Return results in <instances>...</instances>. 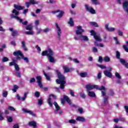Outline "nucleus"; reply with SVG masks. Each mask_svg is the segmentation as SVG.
Wrapping results in <instances>:
<instances>
[{"label":"nucleus","instance_id":"nucleus-49","mask_svg":"<svg viewBox=\"0 0 128 128\" xmlns=\"http://www.w3.org/2000/svg\"><path fill=\"white\" fill-rule=\"evenodd\" d=\"M91 2L93 4H95L96 6L97 4H99L98 2V0H91Z\"/></svg>","mask_w":128,"mask_h":128},{"label":"nucleus","instance_id":"nucleus-4","mask_svg":"<svg viewBox=\"0 0 128 128\" xmlns=\"http://www.w3.org/2000/svg\"><path fill=\"white\" fill-rule=\"evenodd\" d=\"M74 40H80L81 42H82V40L84 42H88V38L86 36L81 34L78 37L74 36Z\"/></svg>","mask_w":128,"mask_h":128},{"label":"nucleus","instance_id":"nucleus-29","mask_svg":"<svg viewBox=\"0 0 128 128\" xmlns=\"http://www.w3.org/2000/svg\"><path fill=\"white\" fill-rule=\"evenodd\" d=\"M28 126L36 128V123L34 121H31L28 122Z\"/></svg>","mask_w":128,"mask_h":128},{"label":"nucleus","instance_id":"nucleus-10","mask_svg":"<svg viewBox=\"0 0 128 128\" xmlns=\"http://www.w3.org/2000/svg\"><path fill=\"white\" fill-rule=\"evenodd\" d=\"M84 32V30L82 29V26H78L77 30H76V34L77 35L82 34V33Z\"/></svg>","mask_w":128,"mask_h":128},{"label":"nucleus","instance_id":"nucleus-40","mask_svg":"<svg viewBox=\"0 0 128 128\" xmlns=\"http://www.w3.org/2000/svg\"><path fill=\"white\" fill-rule=\"evenodd\" d=\"M18 86L17 85H14L12 90L14 92H16V90H18Z\"/></svg>","mask_w":128,"mask_h":128},{"label":"nucleus","instance_id":"nucleus-63","mask_svg":"<svg viewBox=\"0 0 128 128\" xmlns=\"http://www.w3.org/2000/svg\"><path fill=\"white\" fill-rule=\"evenodd\" d=\"M98 62H102V56H99V59L98 60Z\"/></svg>","mask_w":128,"mask_h":128},{"label":"nucleus","instance_id":"nucleus-28","mask_svg":"<svg viewBox=\"0 0 128 128\" xmlns=\"http://www.w3.org/2000/svg\"><path fill=\"white\" fill-rule=\"evenodd\" d=\"M128 8V1L126 0L123 2V10Z\"/></svg>","mask_w":128,"mask_h":128},{"label":"nucleus","instance_id":"nucleus-38","mask_svg":"<svg viewBox=\"0 0 128 128\" xmlns=\"http://www.w3.org/2000/svg\"><path fill=\"white\" fill-rule=\"evenodd\" d=\"M29 2L30 4H38V2L34 1V0H30Z\"/></svg>","mask_w":128,"mask_h":128},{"label":"nucleus","instance_id":"nucleus-36","mask_svg":"<svg viewBox=\"0 0 128 128\" xmlns=\"http://www.w3.org/2000/svg\"><path fill=\"white\" fill-rule=\"evenodd\" d=\"M50 30V29L48 28H47L42 30V32L44 34H48V32H49Z\"/></svg>","mask_w":128,"mask_h":128},{"label":"nucleus","instance_id":"nucleus-55","mask_svg":"<svg viewBox=\"0 0 128 128\" xmlns=\"http://www.w3.org/2000/svg\"><path fill=\"white\" fill-rule=\"evenodd\" d=\"M6 118H7L8 122H12V118L10 116H7Z\"/></svg>","mask_w":128,"mask_h":128},{"label":"nucleus","instance_id":"nucleus-12","mask_svg":"<svg viewBox=\"0 0 128 128\" xmlns=\"http://www.w3.org/2000/svg\"><path fill=\"white\" fill-rule=\"evenodd\" d=\"M22 112H26V114H30L32 116H34V117L36 116V114L34 112H32V110H26L24 108H22Z\"/></svg>","mask_w":128,"mask_h":128},{"label":"nucleus","instance_id":"nucleus-11","mask_svg":"<svg viewBox=\"0 0 128 128\" xmlns=\"http://www.w3.org/2000/svg\"><path fill=\"white\" fill-rule=\"evenodd\" d=\"M13 54L14 56H16V59L18 60H20V57H19L18 56H20L22 58L24 55V54L22 53V51L20 50H18L14 52Z\"/></svg>","mask_w":128,"mask_h":128},{"label":"nucleus","instance_id":"nucleus-26","mask_svg":"<svg viewBox=\"0 0 128 128\" xmlns=\"http://www.w3.org/2000/svg\"><path fill=\"white\" fill-rule=\"evenodd\" d=\"M22 46L23 48V50L28 51V48H26V42L24 40H22L21 42Z\"/></svg>","mask_w":128,"mask_h":128},{"label":"nucleus","instance_id":"nucleus-17","mask_svg":"<svg viewBox=\"0 0 128 128\" xmlns=\"http://www.w3.org/2000/svg\"><path fill=\"white\" fill-rule=\"evenodd\" d=\"M9 66H14L16 70H20V67L18 66V65L16 64L14 62H10Z\"/></svg>","mask_w":128,"mask_h":128},{"label":"nucleus","instance_id":"nucleus-25","mask_svg":"<svg viewBox=\"0 0 128 128\" xmlns=\"http://www.w3.org/2000/svg\"><path fill=\"white\" fill-rule=\"evenodd\" d=\"M87 92H88V96L90 98H96V93L94 92L89 91Z\"/></svg>","mask_w":128,"mask_h":128},{"label":"nucleus","instance_id":"nucleus-32","mask_svg":"<svg viewBox=\"0 0 128 128\" xmlns=\"http://www.w3.org/2000/svg\"><path fill=\"white\" fill-rule=\"evenodd\" d=\"M68 24H70V26H74V20L72 19V18H70V20L68 22Z\"/></svg>","mask_w":128,"mask_h":128},{"label":"nucleus","instance_id":"nucleus-23","mask_svg":"<svg viewBox=\"0 0 128 128\" xmlns=\"http://www.w3.org/2000/svg\"><path fill=\"white\" fill-rule=\"evenodd\" d=\"M54 106H55L56 110H55V114H58V110H60V108L58 106V103L56 102L54 103Z\"/></svg>","mask_w":128,"mask_h":128},{"label":"nucleus","instance_id":"nucleus-33","mask_svg":"<svg viewBox=\"0 0 128 128\" xmlns=\"http://www.w3.org/2000/svg\"><path fill=\"white\" fill-rule=\"evenodd\" d=\"M90 26H94L95 28H98V24L96 22H90Z\"/></svg>","mask_w":128,"mask_h":128},{"label":"nucleus","instance_id":"nucleus-45","mask_svg":"<svg viewBox=\"0 0 128 128\" xmlns=\"http://www.w3.org/2000/svg\"><path fill=\"white\" fill-rule=\"evenodd\" d=\"M91 50L92 52H96V54L98 53V48H96V47H92Z\"/></svg>","mask_w":128,"mask_h":128},{"label":"nucleus","instance_id":"nucleus-61","mask_svg":"<svg viewBox=\"0 0 128 128\" xmlns=\"http://www.w3.org/2000/svg\"><path fill=\"white\" fill-rule=\"evenodd\" d=\"M70 96H73V97L74 96V92L72 90H70Z\"/></svg>","mask_w":128,"mask_h":128},{"label":"nucleus","instance_id":"nucleus-24","mask_svg":"<svg viewBox=\"0 0 128 128\" xmlns=\"http://www.w3.org/2000/svg\"><path fill=\"white\" fill-rule=\"evenodd\" d=\"M48 58L50 62H52L54 64L56 62V59H54V57L53 56H49V57H48Z\"/></svg>","mask_w":128,"mask_h":128},{"label":"nucleus","instance_id":"nucleus-44","mask_svg":"<svg viewBox=\"0 0 128 128\" xmlns=\"http://www.w3.org/2000/svg\"><path fill=\"white\" fill-rule=\"evenodd\" d=\"M115 76H116V78H118V80H122V76L120 75V74H118V72H116Z\"/></svg>","mask_w":128,"mask_h":128},{"label":"nucleus","instance_id":"nucleus-54","mask_svg":"<svg viewBox=\"0 0 128 128\" xmlns=\"http://www.w3.org/2000/svg\"><path fill=\"white\" fill-rule=\"evenodd\" d=\"M44 104V100L40 99L38 100V104L39 106H42Z\"/></svg>","mask_w":128,"mask_h":128},{"label":"nucleus","instance_id":"nucleus-15","mask_svg":"<svg viewBox=\"0 0 128 128\" xmlns=\"http://www.w3.org/2000/svg\"><path fill=\"white\" fill-rule=\"evenodd\" d=\"M104 76H108V78H112V72L108 70H105L104 72Z\"/></svg>","mask_w":128,"mask_h":128},{"label":"nucleus","instance_id":"nucleus-1","mask_svg":"<svg viewBox=\"0 0 128 128\" xmlns=\"http://www.w3.org/2000/svg\"><path fill=\"white\" fill-rule=\"evenodd\" d=\"M55 72L57 74L58 78V79H56V80L57 84H60L59 88L60 90H64L66 84V77L62 74L58 70H56Z\"/></svg>","mask_w":128,"mask_h":128},{"label":"nucleus","instance_id":"nucleus-3","mask_svg":"<svg viewBox=\"0 0 128 128\" xmlns=\"http://www.w3.org/2000/svg\"><path fill=\"white\" fill-rule=\"evenodd\" d=\"M20 14V12L16 9H14L12 11V14H10L11 18H16L17 20H19L20 22H22V19L20 18V16H18Z\"/></svg>","mask_w":128,"mask_h":128},{"label":"nucleus","instance_id":"nucleus-34","mask_svg":"<svg viewBox=\"0 0 128 128\" xmlns=\"http://www.w3.org/2000/svg\"><path fill=\"white\" fill-rule=\"evenodd\" d=\"M68 122L69 124H76V120L74 119L69 120Z\"/></svg>","mask_w":128,"mask_h":128},{"label":"nucleus","instance_id":"nucleus-19","mask_svg":"<svg viewBox=\"0 0 128 128\" xmlns=\"http://www.w3.org/2000/svg\"><path fill=\"white\" fill-rule=\"evenodd\" d=\"M14 8L16 10H24V6L20 5L14 4Z\"/></svg>","mask_w":128,"mask_h":128},{"label":"nucleus","instance_id":"nucleus-43","mask_svg":"<svg viewBox=\"0 0 128 128\" xmlns=\"http://www.w3.org/2000/svg\"><path fill=\"white\" fill-rule=\"evenodd\" d=\"M43 73L44 76L46 78V80H50V76L46 74V72L43 71Z\"/></svg>","mask_w":128,"mask_h":128},{"label":"nucleus","instance_id":"nucleus-35","mask_svg":"<svg viewBox=\"0 0 128 128\" xmlns=\"http://www.w3.org/2000/svg\"><path fill=\"white\" fill-rule=\"evenodd\" d=\"M47 102L48 104L50 106V107L52 106V98H49L47 100Z\"/></svg>","mask_w":128,"mask_h":128},{"label":"nucleus","instance_id":"nucleus-42","mask_svg":"<svg viewBox=\"0 0 128 128\" xmlns=\"http://www.w3.org/2000/svg\"><path fill=\"white\" fill-rule=\"evenodd\" d=\"M116 58L118 60L120 59V53L118 51H116Z\"/></svg>","mask_w":128,"mask_h":128},{"label":"nucleus","instance_id":"nucleus-62","mask_svg":"<svg viewBox=\"0 0 128 128\" xmlns=\"http://www.w3.org/2000/svg\"><path fill=\"white\" fill-rule=\"evenodd\" d=\"M34 96L36 98H40V92H35Z\"/></svg>","mask_w":128,"mask_h":128},{"label":"nucleus","instance_id":"nucleus-46","mask_svg":"<svg viewBox=\"0 0 128 128\" xmlns=\"http://www.w3.org/2000/svg\"><path fill=\"white\" fill-rule=\"evenodd\" d=\"M21 58H22V60H24L26 62H27V63L28 62L29 60H28V57H24L23 55Z\"/></svg>","mask_w":128,"mask_h":128},{"label":"nucleus","instance_id":"nucleus-60","mask_svg":"<svg viewBox=\"0 0 128 128\" xmlns=\"http://www.w3.org/2000/svg\"><path fill=\"white\" fill-rule=\"evenodd\" d=\"M123 48L125 52H128V48L126 45H123Z\"/></svg>","mask_w":128,"mask_h":128},{"label":"nucleus","instance_id":"nucleus-14","mask_svg":"<svg viewBox=\"0 0 128 128\" xmlns=\"http://www.w3.org/2000/svg\"><path fill=\"white\" fill-rule=\"evenodd\" d=\"M120 64H122L125 66V68H128V62H126V60H124V59L120 58Z\"/></svg>","mask_w":128,"mask_h":128},{"label":"nucleus","instance_id":"nucleus-13","mask_svg":"<svg viewBox=\"0 0 128 128\" xmlns=\"http://www.w3.org/2000/svg\"><path fill=\"white\" fill-rule=\"evenodd\" d=\"M36 80H37V82L38 84V86H40V88H42V76H36Z\"/></svg>","mask_w":128,"mask_h":128},{"label":"nucleus","instance_id":"nucleus-52","mask_svg":"<svg viewBox=\"0 0 128 128\" xmlns=\"http://www.w3.org/2000/svg\"><path fill=\"white\" fill-rule=\"evenodd\" d=\"M8 110H11L12 112H16V108H14L12 106H9L8 108Z\"/></svg>","mask_w":128,"mask_h":128},{"label":"nucleus","instance_id":"nucleus-58","mask_svg":"<svg viewBox=\"0 0 128 128\" xmlns=\"http://www.w3.org/2000/svg\"><path fill=\"white\" fill-rule=\"evenodd\" d=\"M114 40H116V44H120V42H118V38L114 37Z\"/></svg>","mask_w":128,"mask_h":128},{"label":"nucleus","instance_id":"nucleus-51","mask_svg":"<svg viewBox=\"0 0 128 128\" xmlns=\"http://www.w3.org/2000/svg\"><path fill=\"white\" fill-rule=\"evenodd\" d=\"M30 84H34V82H36V78H32L30 79L29 81Z\"/></svg>","mask_w":128,"mask_h":128},{"label":"nucleus","instance_id":"nucleus-48","mask_svg":"<svg viewBox=\"0 0 128 128\" xmlns=\"http://www.w3.org/2000/svg\"><path fill=\"white\" fill-rule=\"evenodd\" d=\"M117 32L118 34V36H124V32L120 30H118Z\"/></svg>","mask_w":128,"mask_h":128},{"label":"nucleus","instance_id":"nucleus-8","mask_svg":"<svg viewBox=\"0 0 128 128\" xmlns=\"http://www.w3.org/2000/svg\"><path fill=\"white\" fill-rule=\"evenodd\" d=\"M52 14H56L57 12H60V14L58 15H56L57 18H62V16L64 14V11H60V10H55L54 11H52Z\"/></svg>","mask_w":128,"mask_h":128},{"label":"nucleus","instance_id":"nucleus-5","mask_svg":"<svg viewBox=\"0 0 128 128\" xmlns=\"http://www.w3.org/2000/svg\"><path fill=\"white\" fill-rule=\"evenodd\" d=\"M102 96L104 98V106H106L108 104V96H106V90H101Z\"/></svg>","mask_w":128,"mask_h":128},{"label":"nucleus","instance_id":"nucleus-18","mask_svg":"<svg viewBox=\"0 0 128 128\" xmlns=\"http://www.w3.org/2000/svg\"><path fill=\"white\" fill-rule=\"evenodd\" d=\"M54 51L52 49L48 48L47 50V58L54 56Z\"/></svg>","mask_w":128,"mask_h":128},{"label":"nucleus","instance_id":"nucleus-64","mask_svg":"<svg viewBox=\"0 0 128 128\" xmlns=\"http://www.w3.org/2000/svg\"><path fill=\"white\" fill-rule=\"evenodd\" d=\"M124 108L126 110V112L128 114V106H124Z\"/></svg>","mask_w":128,"mask_h":128},{"label":"nucleus","instance_id":"nucleus-7","mask_svg":"<svg viewBox=\"0 0 128 128\" xmlns=\"http://www.w3.org/2000/svg\"><path fill=\"white\" fill-rule=\"evenodd\" d=\"M91 35L93 36L94 38L96 40V42H102V38H100V37L96 35V31L92 30L90 32Z\"/></svg>","mask_w":128,"mask_h":128},{"label":"nucleus","instance_id":"nucleus-31","mask_svg":"<svg viewBox=\"0 0 128 128\" xmlns=\"http://www.w3.org/2000/svg\"><path fill=\"white\" fill-rule=\"evenodd\" d=\"M80 76L81 78H86L88 76V72H84L80 73Z\"/></svg>","mask_w":128,"mask_h":128},{"label":"nucleus","instance_id":"nucleus-56","mask_svg":"<svg viewBox=\"0 0 128 128\" xmlns=\"http://www.w3.org/2000/svg\"><path fill=\"white\" fill-rule=\"evenodd\" d=\"M42 56H48V50L43 51L42 53Z\"/></svg>","mask_w":128,"mask_h":128},{"label":"nucleus","instance_id":"nucleus-59","mask_svg":"<svg viewBox=\"0 0 128 128\" xmlns=\"http://www.w3.org/2000/svg\"><path fill=\"white\" fill-rule=\"evenodd\" d=\"M2 62H8V58L6 57H4L2 59Z\"/></svg>","mask_w":128,"mask_h":128},{"label":"nucleus","instance_id":"nucleus-6","mask_svg":"<svg viewBox=\"0 0 128 128\" xmlns=\"http://www.w3.org/2000/svg\"><path fill=\"white\" fill-rule=\"evenodd\" d=\"M84 6L86 12H90V14H96V10H94L92 7L90 6L88 4H85Z\"/></svg>","mask_w":128,"mask_h":128},{"label":"nucleus","instance_id":"nucleus-41","mask_svg":"<svg viewBox=\"0 0 128 128\" xmlns=\"http://www.w3.org/2000/svg\"><path fill=\"white\" fill-rule=\"evenodd\" d=\"M26 34H30V36H33V34H34V32L32 30H30L29 32H24Z\"/></svg>","mask_w":128,"mask_h":128},{"label":"nucleus","instance_id":"nucleus-22","mask_svg":"<svg viewBox=\"0 0 128 128\" xmlns=\"http://www.w3.org/2000/svg\"><path fill=\"white\" fill-rule=\"evenodd\" d=\"M63 70H64V74H66L67 72H70V70H72V68H68V67L66 66H63Z\"/></svg>","mask_w":128,"mask_h":128},{"label":"nucleus","instance_id":"nucleus-27","mask_svg":"<svg viewBox=\"0 0 128 128\" xmlns=\"http://www.w3.org/2000/svg\"><path fill=\"white\" fill-rule=\"evenodd\" d=\"M4 22H2V18H0V32H6V29H4L2 26V23Z\"/></svg>","mask_w":128,"mask_h":128},{"label":"nucleus","instance_id":"nucleus-39","mask_svg":"<svg viewBox=\"0 0 128 128\" xmlns=\"http://www.w3.org/2000/svg\"><path fill=\"white\" fill-rule=\"evenodd\" d=\"M28 96V92H25L24 94V96H22V98H21V100H22V102H24V100H26V96Z\"/></svg>","mask_w":128,"mask_h":128},{"label":"nucleus","instance_id":"nucleus-9","mask_svg":"<svg viewBox=\"0 0 128 128\" xmlns=\"http://www.w3.org/2000/svg\"><path fill=\"white\" fill-rule=\"evenodd\" d=\"M57 28V34H58V40H60L61 38L60 36H62V30L60 29V26H58V23H56L55 24Z\"/></svg>","mask_w":128,"mask_h":128},{"label":"nucleus","instance_id":"nucleus-2","mask_svg":"<svg viewBox=\"0 0 128 128\" xmlns=\"http://www.w3.org/2000/svg\"><path fill=\"white\" fill-rule=\"evenodd\" d=\"M86 88L87 90V92L94 90V88H96V90H106V87H104V86L98 87V86L97 85H92L91 84H86Z\"/></svg>","mask_w":128,"mask_h":128},{"label":"nucleus","instance_id":"nucleus-53","mask_svg":"<svg viewBox=\"0 0 128 128\" xmlns=\"http://www.w3.org/2000/svg\"><path fill=\"white\" fill-rule=\"evenodd\" d=\"M97 66H98V68H102V69L106 68V66L100 65L98 64H97Z\"/></svg>","mask_w":128,"mask_h":128},{"label":"nucleus","instance_id":"nucleus-16","mask_svg":"<svg viewBox=\"0 0 128 128\" xmlns=\"http://www.w3.org/2000/svg\"><path fill=\"white\" fill-rule=\"evenodd\" d=\"M77 122H86V120L84 116H78L76 118Z\"/></svg>","mask_w":128,"mask_h":128},{"label":"nucleus","instance_id":"nucleus-30","mask_svg":"<svg viewBox=\"0 0 128 128\" xmlns=\"http://www.w3.org/2000/svg\"><path fill=\"white\" fill-rule=\"evenodd\" d=\"M16 74L15 75L18 78H21L22 77V74L20 73V70H16Z\"/></svg>","mask_w":128,"mask_h":128},{"label":"nucleus","instance_id":"nucleus-47","mask_svg":"<svg viewBox=\"0 0 128 128\" xmlns=\"http://www.w3.org/2000/svg\"><path fill=\"white\" fill-rule=\"evenodd\" d=\"M104 60L106 62H108L110 60V57L108 56H105L104 58Z\"/></svg>","mask_w":128,"mask_h":128},{"label":"nucleus","instance_id":"nucleus-20","mask_svg":"<svg viewBox=\"0 0 128 128\" xmlns=\"http://www.w3.org/2000/svg\"><path fill=\"white\" fill-rule=\"evenodd\" d=\"M9 30H10V32H12V36H17L18 34V30H14V28H9Z\"/></svg>","mask_w":128,"mask_h":128},{"label":"nucleus","instance_id":"nucleus-50","mask_svg":"<svg viewBox=\"0 0 128 128\" xmlns=\"http://www.w3.org/2000/svg\"><path fill=\"white\" fill-rule=\"evenodd\" d=\"M80 98H86V94H84V93L81 92L80 93Z\"/></svg>","mask_w":128,"mask_h":128},{"label":"nucleus","instance_id":"nucleus-57","mask_svg":"<svg viewBox=\"0 0 128 128\" xmlns=\"http://www.w3.org/2000/svg\"><path fill=\"white\" fill-rule=\"evenodd\" d=\"M2 96L4 98H6L8 96V92L6 91L3 92Z\"/></svg>","mask_w":128,"mask_h":128},{"label":"nucleus","instance_id":"nucleus-37","mask_svg":"<svg viewBox=\"0 0 128 128\" xmlns=\"http://www.w3.org/2000/svg\"><path fill=\"white\" fill-rule=\"evenodd\" d=\"M26 30H32V24H29L26 27Z\"/></svg>","mask_w":128,"mask_h":128},{"label":"nucleus","instance_id":"nucleus-21","mask_svg":"<svg viewBox=\"0 0 128 128\" xmlns=\"http://www.w3.org/2000/svg\"><path fill=\"white\" fill-rule=\"evenodd\" d=\"M105 28L106 30H108V32H114L116 30V28H108V24L105 25Z\"/></svg>","mask_w":128,"mask_h":128}]
</instances>
